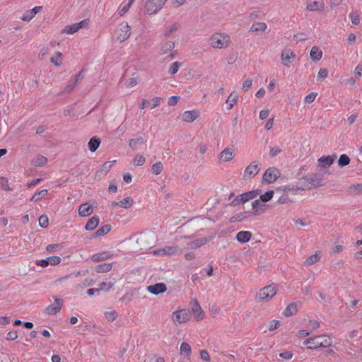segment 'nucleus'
I'll list each match as a JSON object with an SVG mask.
<instances>
[{
	"instance_id": "f257e3e1",
	"label": "nucleus",
	"mask_w": 362,
	"mask_h": 362,
	"mask_svg": "<svg viewBox=\"0 0 362 362\" xmlns=\"http://www.w3.org/2000/svg\"><path fill=\"white\" fill-rule=\"evenodd\" d=\"M332 343L331 338L325 334L310 337L303 341V344L305 345L308 349L327 348L332 345Z\"/></svg>"
},
{
	"instance_id": "f03ea898",
	"label": "nucleus",
	"mask_w": 362,
	"mask_h": 362,
	"mask_svg": "<svg viewBox=\"0 0 362 362\" xmlns=\"http://www.w3.org/2000/svg\"><path fill=\"white\" fill-rule=\"evenodd\" d=\"M210 46L215 49H226L230 44V37L223 33H215L208 39Z\"/></svg>"
},
{
	"instance_id": "7ed1b4c3",
	"label": "nucleus",
	"mask_w": 362,
	"mask_h": 362,
	"mask_svg": "<svg viewBox=\"0 0 362 362\" xmlns=\"http://www.w3.org/2000/svg\"><path fill=\"white\" fill-rule=\"evenodd\" d=\"M131 35V27L127 22H122L118 25L112 40L115 42H123L127 40Z\"/></svg>"
},
{
	"instance_id": "20e7f679",
	"label": "nucleus",
	"mask_w": 362,
	"mask_h": 362,
	"mask_svg": "<svg viewBox=\"0 0 362 362\" xmlns=\"http://www.w3.org/2000/svg\"><path fill=\"white\" fill-rule=\"evenodd\" d=\"M192 316V311L188 309H181L172 313L171 320L175 325H180L189 321Z\"/></svg>"
},
{
	"instance_id": "39448f33",
	"label": "nucleus",
	"mask_w": 362,
	"mask_h": 362,
	"mask_svg": "<svg viewBox=\"0 0 362 362\" xmlns=\"http://www.w3.org/2000/svg\"><path fill=\"white\" fill-rule=\"evenodd\" d=\"M276 293V288L274 285H268L259 291L257 294L258 301L267 302L270 300Z\"/></svg>"
},
{
	"instance_id": "423d86ee",
	"label": "nucleus",
	"mask_w": 362,
	"mask_h": 362,
	"mask_svg": "<svg viewBox=\"0 0 362 362\" xmlns=\"http://www.w3.org/2000/svg\"><path fill=\"white\" fill-rule=\"evenodd\" d=\"M175 48V42L173 41H165V42H163L161 45H160V54H162V55H164V54H166L168 53H169V59L168 60H172L173 59L176 54H177V52L176 51H174Z\"/></svg>"
},
{
	"instance_id": "0eeeda50",
	"label": "nucleus",
	"mask_w": 362,
	"mask_h": 362,
	"mask_svg": "<svg viewBox=\"0 0 362 362\" xmlns=\"http://www.w3.org/2000/svg\"><path fill=\"white\" fill-rule=\"evenodd\" d=\"M167 0H147L146 9L148 14L152 15L157 13L164 6Z\"/></svg>"
},
{
	"instance_id": "6e6552de",
	"label": "nucleus",
	"mask_w": 362,
	"mask_h": 362,
	"mask_svg": "<svg viewBox=\"0 0 362 362\" xmlns=\"http://www.w3.org/2000/svg\"><path fill=\"white\" fill-rule=\"evenodd\" d=\"M259 163L257 161H252L245 168L243 173V177L245 180L254 177L259 173Z\"/></svg>"
},
{
	"instance_id": "1a4fd4ad",
	"label": "nucleus",
	"mask_w": 362,
	"mask_h": 362,
	"mask_svg": "<svg viewBox=\"0 0 362 362\" xmlns=\"http://www.w3.org/2000/svg\"><path fill=\"white\" fill-rule=\"evenodd\" d=\"M280 176L279 170L276 168H269L264 172L262 180L264 182L272 184L274 183Z\"/></svg>"
},
{
	"instance_id": "9d476101",
	"label": "nucleus",
	"mask_w": 362,
	"mask_h": 362,
	"mask_svg": "<svg viewBox=\"0 0 362 362\" xmlns=\"http://www.w3.org/2000/svg\"><path fill=\"white\" fill-rule=\"evenodd\" d=\"M296 57V54L289 48L283 49L281 54V63L286 67H288L289 65L294 61Z\"/></svg>"
},
{
	"instance_id": "9b49d317",
	"label": "nucleus",
	"mask_w": 362,
	"mask_h": 362,
	"mask_svg": "<svg viewBox=\"0 0 362 362\" xmlns=\"http://www.w3.org/2000/svg\"><path fill=\"white\" fill-rule=\"evenodd\" d=\"M88 24V20L85 19L79 23L66 25L62 30V34L72 35Z\"/></svg>"
},
{
	"instance_id": "f8f14e48",
	"label": "nucleus",
	"mask_w": 362,
	"mask_h": 362,
	"mask_svg": "<svg viewBox=\"0 0 362 362\" xmlns=\"http://www.w3.org/2000/svg\"><path fill=\"white\" fill-rule=\"evenodd\" d=\"M62 305H63L62 300L59 298L55 297L54 303L48 305L45 308V312L46 314H47L49 315H56L57 313H59L61 310Z\"/></svg>"
},
{
	"instance_id": "ddd939ff",
	"label": "nucleus",
	"mask_w": 362,
	"mask_h": 362,
	"mask_svg": "<svg viewBox=\"0 0 362 362\" xmlns=\"http://www.w3.org/2000/svg\"><path fill=\"white\" fill-rule=\"evenodd\" d=\"M306 8L309 11L322 12L325 9V3L323 0L308 1Z\"/></svg>"
},
{
	"instance_id": "4468645a",
	"label": "nucleus",
	"mask_w": 362,
	"mask_h": 362,
	"mask_svg": "<svg viewBox=\"0 0 362 362\" xmlns=\"http://www.w3.org/2000/svg\"><path fill=\"white\" fill-rule=\"evenodd\" d=\"M308 187L310 188L309 185L313 187H320L325 185L323 176L322 175L315 173L310 176H308Z\"/></svg>"
},
{
	"instance_id": "2eb2a0df",
	"label": "nucleus",
	"mask_w": 362,
	"mask_h": 362,
	"mask_svg": "<svg viewBox=\"0 0 362 362\" xmlns=\"http://www.w3.org/2000/svg\"><path fill=\"white\" fill-rule=\"evenodd\" d=\"M234 156L233 148H226L220 153L218 160L221 163L228 162L233 159Z\"/></svg>"
},
{
	"instance_id": "dca6fc26",
	"label": "nucleus",
	"mask_w": 362,
	"mask_h": 362,
	"mask_svg": "<svg viewBox=\"0 0 362 362\" xmlns=\"http://www.w3.org/2000/svg\"><path fill=\"white\" fill-rule=\"evenodd\" d=\"M167 290L166 285L164 283H157L153 285L148 286L147 291L153 295H158L165 292Z\"/></svg>"
},
{
	"instance_id": "f3484780",
	"label": "nucleus",
	"mask_w": 362,
	"mask_h": 362,
	"mask_svg": "<svg viewBox=\"0 0 362 362\" xmlns=\"http://www.w3.org/2000/svg\"><path fill=\"white\" fill-rule=\"evenodd\" d=\"M336 158V155L323 156L318 159V166L321 168H327L332 165Z\"/></svg>"
},
{
	"instance_id": "a211bd4d",
	"label": "nucleus",
	"mask_w": 362,
	"mask_h": 362,
	"mask_svg": "<svg viewBox=\"0 0 362 362\" xmlns=\"http://www.w3.org/2000/svg\"><path fill=\"white\" fill-rule=\"evenodd\" d=\"M42 9V6H35L33 8L27 11L21 18L23 21H31L35 16Z\"/></svg>"
},
{
	"instance_id": "6ab92c4d",
	"label": "nucleus",
	"mask_w": 362,
	"mask_h": 362,
	"mask_svg": "<svg viewBox=\"0 0 362 362\" xmlns=\"http://www.w3.org/2000/svg\"><path fill=\"white\" fill-rule=\"evenodd\" d=\"M93 212V208L88 203H83V204H81L78 208V214L80 216H82V217L88 216L92 214Z\"/></svg>"
},
{
	"instance_id": "aec40b11",
	"label": "nucleus",
	"mask_w": 362,
	"mask_h": 362,
	"mask_svg": "<svg viewBox=\"0 0 362 362\" xmlns=\"http://www.w3.org/2000/svg\"><path fill=\"white\" fill-rule=\"evenodd\" d=\"M199 116L197 110H187L182 114V120L186 122H192Z\"/></svg>"
},
{
	"instance_id": "412c9836",
	"label": "nucleus",
	"mask_w": 362,
	"mask_h": 362,
	"mask_svg": "<svg viewBox=\"0 0 362 362\" xmlns=\"http://www.w3.org/2000/svg\"><path fill=\"white\" fill-rule=\"evenodd\" d=\"M192 311L193 312L194 315V319L196 320H201L204 317V312L200 306V305L198 303L197 300H194V305L192 308Z\"/></svg>"
},
{
	"instance_id": "4be33fe9",
	"label": "nucleus",
	"mask_w": 362,
	"mask_h": 362,
	"mask_svg": "<svg viewBox=\"0 0 362 362\" xmlns=\"http://www.w3.org/2000/svg\"><path fill=\"white\" fill-rule=\"evenodd\" d=\"M252 233L250 231H240L236 235V240L240 243H245L250 240Z\"/></svg>"
},
{
	"instance_id": "5701e85b",
	"label": "nucleus",
	"mask_w": 362,
	"mask_h": 362,
	"mask_svg": "<svg viewBox=\"0 0 362 362\" xmlns=\"http://www.w3.org/2000/svg\"><path fill=\"white\" fill-rule=\"evenodd\" d=\"M100 218L98 216H92L85 226L86 230H93L99 224Z\"/></svg>"
},
{
	"instance_id": "b1692460",
	"label": "nucleus",
	"mask_w": 362,
	"mask_h": 362,
	"mask_svg": "<svg viewBox=\"0 0 362 362\" xmlns=\"http://www.w3.org/2000/svg\"><path fill=\"white\" fill-rule=\"evenodd\" d=\"M113 255L110 252H103L92 255L91 259L93 262H100L112 257Z\"/></svg>"
},
{
	"instance_id": "393cba45",
	"label": "nucleus",
	"mask_w": 362,
	"mask_h": 362,
	"mask_svg": "<svg viewBox=\"0 0 362 362\" xmlns=\"http://www.w3.org/2000/svg\"><path fill=\"white\" fill-rule=\"evenodd\" d=\"M267 29V25L265 23H262V22H255L254 23L250 28V32H252V33H258V32H261V33H264L266 30Z\"/></svg>"
},
{
	"instance_id": "a878e982",
	"label": "nucleus",
	"mask_w": 362,
	"mask_h": 362,
	"mask_svg": "<svg viewBox=\"0 0 362 362\" xmlns=\"http://www.w3.org/2000/svg\"><path fill=\"white\" fill-rule=\"evenodd\" d=\"M321 257H322L321 252L317 251V252H315V254L310 255L305 260L304 264H305V265L314 264L320 261V259H321Z\"/></svg>"
},
{
	"instance_id": "bb28decb",
	"label": "nucleus",
	"mask_w": 362,
	"mask_h": 362,
	"mask_svg": "<svg viewBox=\"0 0 362 362\" xmlns=\"http://www.w3.org/2000/svg\"><path fill=\"white\" fill-rule=\"evenodd\" d=\"M238 99V93H235V91L231 92L226 100V103L228 105L227 109L228 110L232 109L233 107L234 106V105H235L237 103Z\"/></svg>"
},
{
	"instance_id": "cd10ccee",
	"label": "nucleus",
	"mask_w": 362,
	"mask_h": 362,
	"mask_svg": "<svg viewBox=\"0 0 362 362\" xmlns=\"http://www.w3.org/2000/svg\"><path fill=\"white\" fill-rule=\"evenodd\" d=\"M310 57L313 61H320L322 57V52L317 47H313L310 52Z\"/></svg>"
},
{
	"instance_id": "c85d7f7f",
	"label": "nucleus",
	"mask_w": 362,
	"mask_h": 362,
	"mask_svg": "<svg viewBox=\"0 0 362 362\" xmlns=\"http://www.w3.org/2000/svg\"><path fill=\"white\" fill-rule=\"evenodd\" d=\"M100 143L101 141L99 138L97 136L92 137L88 144L89 151L92 153L95 152L99 147Z\"/></svg>"
},
{
	"instance_id": "c756f323",
	"label": "nucleus",
	"mask_w": 362,
	"mask_h": 362,
	"mask_svg": "<svg viewBox=\"0 0 362 362\" xmlns=\"http://www.w3.org/2000/svg\"><path fill=\"white\" fill-rule=\"evenodd\" d=\"M111 230V226L108 224L104 225L92 234V238H98L107 234Z\"/></svg>"
},
{
	"instance_id": "7c9ffc66",
	"label": "nucleus",
	"mask_w": 362,
	"mask_h": 362,
	"mask_svg": "<svg viewBox=\"0 0 362 362\" xmlns=\"http://www.w3.org/2000/svg\"><path fill=\"white\" fill-rule=\"evenodd\" d=\"M298 308L296 303H291L287 305L284 311V315L286 317L294 315L297 313Z\"/></svg>"
},
{
	"instance_id": "2f4dec72",
	"label": "nucleus",
	"mask_w": 362,
	"mask_h": 362,
	"mask_svg": "<svg viewBox=\"0 0 362 362\" xmlns=\"http://www.w3.org/2000/svg\"><path fill=\"white\" fill-rule=\"evenodd\" d=\"M180 354L181 355H185L186 358H189L192 354V349L190 345L187 342H182L180 344Z\"/></svg>"
},
{
	"instance_id": "473e14b6",
	"label": "nucleus",
	"mask_w": 362,
	"mask_h": 362,
	"mask_svg": "<svg viewBox=\"0 0 362 362\" xmlns=\"http://www.w3.org/2000/svg\"><path fill=\"white\" fill-rule=\"evenodd\" d=\"M112 268V263H103L95 266V271L98 273H105L110 272Z\"/></svg>"
},
{
	"instance_id": "72a5a7b5",
	"label": "nucleus",
	"mask_w": 362,
	"mask_h": 362,
	"mask_svg": "<svg viewBox=\"0 0 362 362\" xmlns=\"http://www.w3.org/2000/svg\"><path fill=\"white\" fill-rule=\"evenodd\" d=\"M207 243L206 238H200L192 240L188 243V246L191 248H198L204 245Z\"/></svg>"
},
{
	"instance_id": "f704fd0d",
	"label": "nucleus",
	"mask_w": 362,
	"mask_h": 362,
	"mask_svg": "<svg viewBox=\"0 0 362 362\" xmlns=\"http://www.w3.org/2000/svg\"><path fill=\"white\" fill-rule=\"evenodd\" d=\"M257 195V192L255 190L249 191L240 194V199H242L243 204L246 202L254 199Z\"/></svg>"
},
{
	"instance_id": "c9c22d12",
	"label": "nucleus",
	"mask_w": 362,
	"mask_h": 362,
	"mask_svg": "<svg viewBox=\"0 0 362 362\" xmlns=\"http://www.w3.org/2000/svg\"><path fill=\"white\" fill-rule=\"evenodd\" d=\"M104 315H105V319L110 322H112L118 317V314H117V311L115 310H107L105 312Z\"/></svg>"
},
{
	"instance_id": "e433bc0d",
	"label": "nucleus",
	"mask_w": 362,
	"mask_h": 362,
	"mask_svg": "<svg viewBox=\"0 0 362 362\" xmlns=\"http://www.w3.org/2000/svg\"><path fill=\"white\" fill-rule=\"evenodd\" d=\"M113 282H102L99 284L98 288H97V292L105 291L107 292L113 287Z\"/></svg>"
},
{
	"instance_id": "4c0bfd02",
	"label": "nucleus",
	"mask_w": 362,
	"mask_h": 362,
	"mask_svg": "<svg viewBox=\"0 0 362 362\" xmlns=\"http://www.w3.org/2000/svg\"><path fill=\"white\" fill-rule=\"evenodd\" d=\"M143 142L144 139L142 137L132 139L129 140V145L133 151H136L138 149V146L142 144Z\"/></svg>"
},
{
	"instance_id": "58836bf2",
	"label": "nucleus",
	"mask_w": 362,
	"mask_h": 362,
	"mask_svg": "<svg viewBox=\"0 0 362 362\" xmlns=\"http://www.w3.org/2000/svg\"><path fill=\"white\" fill-rule=\"evenodd\" d=\"M134 204V200L132 198L129 197H127L120 202H119V204L120 207H122L124 209H129Z\"/></svg>"
},
{
	"instance_id": "ea45409f",
	"label": "nucleus",
	"mask_w": 362,
	"mask_h": 362,
	"mask_svg": "<svg viewBox=\"0 0 362 362\" xmlns=\"http://www.w3.org/2000/svg\"><path fill=\"white\" fill-rule=\"evenodd\" d=\"M47 194V189H42L35 192L33 197L30 198V202H37L41 198L44 197Z\"/></svg>"
},
{
	"instance_id": "a19ab883",
	"label": "nucleus",
	"mask_w": 362,
	"mask_h": 362,
	"mask_svg": "<svg viewBox=\"0 0 362 362\" xmlns=\"http://www.w3.org/2000/svg\"><path fill=\"white\" fill-rule=\"evenodd\" d=\"M47 163V158L43 156L39 155L33 161L35 166H42Z\"/></svg>"
},
{
	"instance_id": "79ce46f5",
	"label": "nucleus",
	"mask_w": 362,
	"mask_h": 362,
	"mask_svg": "<svg viewBox=\"0 0 362 362\" xmlns=\"http://www.w3.org/2000/svg\"><path fill=\"white\" fill-rule=\"evenodd\" d=\"M50 62L55 66H60L62 64V53L60 52H57L55 55L51 57Z\"/></svg>"
},
{
	"instance_id": "37998d69",
	"label": "nucleus",
	"mask_w": 362,
	"mask_h": 362,
	"mask_svg": "<svg viewBox=\"0 0 362 362\" xmlns=\"http://www.w3.org/2000/svg\"><path fill=\"white\" fill-rule=\"evenodd\" d=\"M252 206L254 210L253 214L254 215H259L262 213H263V209L260 207V202L258 199L255 200L252 203Z\"/></svg>"
},
{
	"instance_id": "c03bdc74",
	"label": "nucleus",
	"mask_w": 362,
	"mask_h": 362,
	"mask_svg": "<svg viewBox=\"0 0 362 362\" xmlns=\"http://www.w3.org/2000/svg\"><path fill=\"white\" fill-rule=\"evenodd\" d=\"M178 29V26L176 23H173L165 28L163 32L165 37H168Z\"/></svg>"
},
{
	"instance_id": "a18cd8bd",
	"label": "nucleus",
	"mask_w": 362,
	"mask_h": 362,
	"mask_svg": "<svg viewBox=\"0 0 362 362\" xmlns=\"http://www.w3.org/2000/svg\"><path fill=\"white\" fill-rule=\"evenodd\" d=\"M350 163V158L346 154H342L339 156V158L338 160V165L340 167H344L347 165H349Z\"/></svg>"
},
{
	"instance_id": "49530a36",
	"label": "nucleus",
	"mask_w": 362,
	"mask_h": 362,
	"mask_svg": "<svg viewBox=\"0 0 362 362\" xmlns=\"http://www.w3.org/2000/svg\"><path fill=\"white\" fill-rule=\"evenodd\" d=\"M163 168V163L160 161H158L152 165L151 170L153 174L159 175L162 172Z\"/></svg>"
},
{
	"instance_id": "de8ad7c7",
	"label": "nucleus",
	"mask_w": 362,
	"mask_h": 362,
	"mask_svg": "<svg viewBox=\"0 0 362 362\" xmlns=\"http://www.w3.org/2000/svg\"><path fill=\"white\" fill-rule=\"evenodd\" d=\"M176 251V247H167L165 248H163L161 250H158L156 252V254H165V255H172L175 253Z\"/></svg>"
},
{
	"instance_id": "09e8293b",
	"label": "nucleus",
	"mask_w": 362,
	"mask_h": 362,
	"mask_svg": "<svg viewBox=\"0 0 362 362\" xmlns=\"http://www.w3.org/2000/svg\"><path fill=\"white\" fill-rule=\"evenodd\" d=\"M132 4L128 1L124 5H121L118 9V13L120 16H123L130 8Z\"/></svg>"
},
{
	"instance_id": "8fccbe9b",
	"label": "nucleus",
	"mask_w": 362,
	"mask_h": 362,
	"mask_svg": "<svg viewBox=\"0 0 362 362\" xmlns=\"http://www.w3.org/2000/svg\"><path fill=\"white\" fill-rule=\"evenodd\" d=\"M273 195H274V191L269 190L260 196V199L263 202H267L272 199V198L273 197Z\"/></svg>"
},
{
	"instance_id": "3c124183",
	"label": "nucleus",
	"mask_w": 362,
	"mask_h": 362,
	"mask_svg": "<svg viewBox=\"0 0 362 362\" xmlns=\"http://www.w3.org/2000/svg\"><path fill=\"white\" fill-rule=\"evenodd\" d=\"M181 64L178 62H173L169 67V71L168 72L171 74V75H174L175 74L178 70H179V68Z\"/></svg>"
},
{
	"instance_id": "603ef678",
	"label": "nucleus",
	"mask_w": 362,
	"mask_h": 362,
	"mask_svg": "<svg viewBox=\"0 0 362 362\" xmlns=\"http://www.w3.org/2000/svg\"><path fill=\"white\" fill-rule=\"evenodd\" d=\"M145 161V157L138 154L135 156L133 163L135 166H141L144 164Z\"/></svg>"
},
{
	"instance_id": "864d4df0",
	"label": "nucleus",
	"mask_w": 362,
	"mask_h": 362,
	"mask_svg": "<svg viewBox=\"0 0 362 362\" xmlns=\"http://www.w3.org/2000/svg\"><path fill=\"white\" fill-rule=\"evenodd\" d=\"M247 212L240 213L233 216L230 219V221H242L247 217Z\"/></svg>"
},
{
	"instance_id": "5fc2aeb1",
	"label": "nucleus",
	"mask_w": 362,
	"mask_h": 362,
	"mask_svg": "<svg viewBox=\"0 0 362 362\" xmlns=\"http://www.w3.org/2000/svg\"><path fill=\"white\" fill-rule=\"evenodd\" d=\"M115 163V160L112 161H107L105 162L100 167V169H102V171L104 173H106V174L109 172V170L111 169V168L113 166L114 163Z\"/></svg>"
},
{
	"instance_id": "6e6d98bb",
	"label": "nucleus",
	"mask_w": 362,
	"mask_h": 362,
	"mask_svg": "<svg viewBox=\"0 0 362 362\" xmlns=\"http://www.w3.org/2000/svg\"><path fill=\"white\" fill-rule=\"evenodd\" d=\"M48 224H49L48 217L46 215H42L39 218L40 226L43 228H46L48 226Z\"/></svg>"
},
{
	"instance_id": "4d7b16f0",
	"label": "nucleus",
	"mask_w": 362,
	"mask_h": 362,
	"mask_svg": "<svg viewBox=\"0 0 362 362\" xmlns=\"http://www.w3.org/2000/svg\"><path fill=\"white\" fill-rule=\"evenodd\" d=\"M281 152L282 149L279 146H275L270 148L269 156L270 157L273 158L277 156L278 154L281 153Z\"/></svg>"
},
{
	"instance_id": "13d9d810",
	"label": "nucleus",
	"mask_w": 362,
	"mask_h": 362,
	"mask_svg": "<svg viewBox=\"0 0 362 362\" xmlns=\"http://www.w3.org/2000/svg\"><path fill=\"white\" fill-rule=\"evenodd\" d=\"M49 264L55 266L61 262V257L59 256H51L47 258Z\"/></svg>"
},
{
	"instance_id": "bf43d9fd",
	"label": "nucleus",
	"mask_w": 362,
	"mask_h": 362,
	"mask_svg": "<svg viewBox=\"0 0 362 362\" xmlns=\"http://www.w3.org/2000/svg\"><path fill=\"white\" fill-rule=\"evenodd\" d=\"M349 192H357L360 194H362V183H357L353 185L349 188Z\"/></svg>"
},
{
	"instance_id": "052dcab7",
	"label": "nucleus",
	"mask_w": 362,
	"mask_h": 362,
	"mask_svg": "<svg viewBox=\"0 0 362 362\" xmlns=\"http://www.w3.org/2000/svg\"><path fill=\"white\" fill-rule=\"evenodd\" d=\"M349 17L351 18V23L354 25H357L359 24L360 23V17H359V15L357 14L356 13H351L349 14Z\"/></svg>"
},
{
	"instance_id": "680f3d73",
	"label": "nucleus",
	"mask_w": 362,
	"mask_h": 362,
	"mask_svg": "<svg viewBox=\"0 0 362 362\" xmlns=\"http://www.w3.org/2000/svg\"><path fill=\"white\" fill-rule=\"evenodd\" d=\"M137 83H138L137 78L132 77V78H129L126 81L125 86L128 88H132V87L135 86Z\"/></svg>"
},
{
	"instance_id": "e2e57ef3",
	"label": "nucleus",
	"mask_w": 362,
	"mask_h": 362,
	"mask_svg": "<svg viewBox=\"0 0 362 362\" xmlns=\"http://www.w3.org/2000/svg\"><path fill=\"white\" fill-rule=\"evenodd\" d=\"M252 79H250V78L246 79L243 83L242 90H245V91L247 90L252 86Z\"/></svg>"
},
{
	"instance_id": "0e129e2a",
	"label": "nucleus",
	"mask_w": 362,
	"mask_h": 362,
	"mask_svg": "<svg viewBox=\"0 0 362 362\" xmlns=\"http://www.w3.org/2000/svg\"><path fill=\"white\" fill-rule=\"evenodd\" d=\"M317 96V93H310V94L307 95L305 97V102L307 103H310L314 101V100L315 99Z\"/></svg>"
},
{
	"instance_id": "69168bd1",
	"label": "nucleus",
	"mask_w": 362,
	"mask_h": 362,
	"mask_svg": "<svg viewBox=\"0 0 362 362\" xmlns=\"http://www.w3.org/2000/svg\"><path fill=\"white\" fill-rule=\"evenodd\" d=\"M200 357L203 361H205L206 362L210 361V356L207 351L206 350H201L200 351Z\"/></svg>"
},
{
	"instance_id": "338daca9",
	"label": "nucleus",
	"mask_w": 362,
	"mask_h": 362,
	"mask_svg": "<svg viewBox=\"0 0 362 362\" xmlns=\"http://www.w3.org/2000/svg\"><path fill=\"white\" fill-rule=\"evenodd\" d=\"M77 83L74 80L73 81L69 82V83L65 87L64 92V93H69L71 90H74L76 84Z\"/></svg>"
},
{
	"instance_id": "774afa93",
	"label": "nucleus",
	"mask_w": 362,
	"mask_h": 362,
	"mask_svg": "<svg viewBox=\"0 0 362 362\" xmlns=\"http://www.w3.org/2000/svg\"><path fill=\"white\" fill-rule=\"evenodd\" d=\"M354 74L357 77H360L362 76V65L358 64L356 66L354 71Z\"/></svg>"
}]
</instances>
